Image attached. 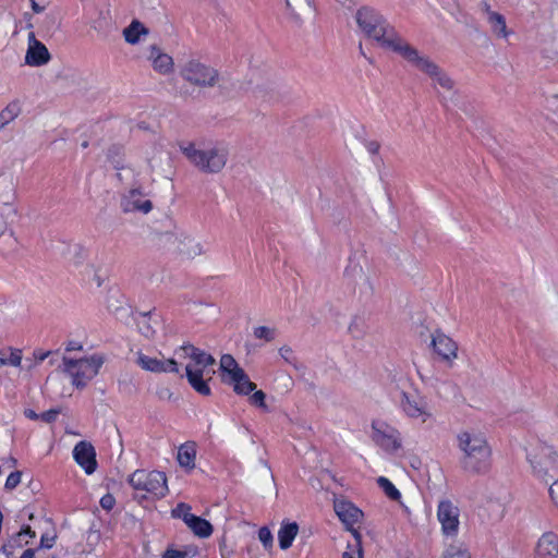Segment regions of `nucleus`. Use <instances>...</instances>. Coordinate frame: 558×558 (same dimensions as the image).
Instances as JSON below:
<instances>
[{
  "instance_id": "32",
  "label": "nucleus",
  "mask_w": 558,
  "mask_h": 558,
  "mask_svg": "<svg viewBox=\"0 0 558 558\" xmlns=\"http://www.w3.org/2000/svg\"><path fill=\"white\" fill-rule=\"evenodd\" d=\"M254 94L256 98L266 101L276 100L279 97L277 85L274 82L257 85L254 89Z\"/></svg>"
},
{
  "instance_id": "26",
  "label": "nucleus",
  "mask_w": 558,
  "mask_h": 558,
  "mask_svg": "<svg viewBox=\"0 0 558 558\" xmlns=\"http://www.w3.org/2000/svg\"><path fill=\"white\" fill-rule=\"evenodd\" d=\"M369 331L368 318L365 314H356L352 317L348 332L353 339L362 340Z\"/></svg>"
},
{
  "instance_id": "9",
  "label": "nucleus",
  "mask_w": 558,
  "mask_h": 558,
  "mask_svg": "<svg viewBox=\"0 0 558 558\" xmlns=\"http://www.w3.org/2000/svg\"><path fill=\"white\" fill-rule=\"evenodd\" d=\"M130 485L136 489L163 497L168 492L167 477L163 472L136 470L129 477Z\"/></svg>"
},
{
  "instance_id": "58",
  "label": "nucleus",
  "mask_w": 558,
  "mask_h": 558,
  "mask_svg": "<svg viewBox=\"0 0 558 558\" xmlns=\"http://www.w3.org/2000/svg\"><path fill=\"white\" fill-rule=\"evenodd\" d=\"M367 149L369 153L376 154V153H378L379 144L377 142H369L367 144Z\"/></svg>"
},
{
  "instance_id": "50",
  "label": "nucleus",
  "mask_w": 558,
  "mask_h": 558,
  "mask_svg": "<svg viewBox=\"0 0 558 558\" xmlns=\"http://www.w3.org/2000/svg\"><path fill=\"white\" fill-rule=\"evenodd\" d=\"M114 498L112 495L110 494H107L105 495L101 499H100V506L105 509V510H111L114 506Z\"/></svg>"
},
{
  "instance_id": "2",
  "label": "nucleus",
  "mask_w": 558,
  "mask_h": 558,
  "mask_svg": "<svg viewBox=\"0 0 558 558\" xmlns=\"http://www.w3.org/2000/svg\"><path fill=\"white\" fill-rule=\"evenodd\" d=\"M175 354L181 359L189 357L192 361L185 366V376L190 386L199 395L209 396L211 390L208 380L215 374L209 367L215 365V357L191 343L180 347Z\"/></svg>"
},
{
  "instance_id": "52",
  "label": "nucleus",
  "mask_w": 558,
  "mask_h": 558,
  "mask_svg": "<svg viewBox=\"0 0 558 558\" xmlns=\"http://www.w3.org/2000/svg\"><path fill=\"white\" fill-rule=\"evenodd\" d=\"M162 558H187V555L184 551L168 549L163 554Z\"/></svg>"
},
{
  "instance_id": "17",
  "label": "nucleus",
  "mask_w": 558,
  "mask_h": 558,
  "mask_svg": "<svg viewBox=\"0 0 558 558\" xmlns=\"http://www.w3.org/2000/svg\"><path fill=\"white\" fill-rule=\"evenodd\" d=\"M73 458L86 474H93L96 471V451L90 442L86 440L77 442L73 449Z\"/></svg>"
},
{
  "instance_id": "48",
  "label": "nucleus",
  "mask_w": 558,
  "mask_h": 558,
  "mask_svg": "<svg viewBox=\"0 0 558 558\" xmlns=\"http://www.w3.org/2000/svg\"><path fill=\"white\" fill-rule=\"evenodd\" d=\"M219 550L221 558H230L233 555V549L228 546L225 536H222L219 541Z\"/></svg>"
},
{
  "instance_id": "18",
  "label": "nucleus",
  "mask_w": 558,
  "mask_h": 558,
  "mask_svg": "<svg viewBox=\"0 0 558 558\" xmlns=\"http://www.w3.org/2000/svg\"><path fill=\"white\" fill-rule=\"evenodd\" d=\"M121 207L124 213L148 214L153 209V203L145 198L141 189H132L122 197Z\"/></svg>"
},
{
  "instance_id": "13",
  "label": "nucleus",
  "mask_w": 558,
  "mask_h": 558,
  "mask_svg": "<svg viewBox=\"0 0 558 558\" xmlns=\"http://www.w3.org/2000/svg\"><path fill=\"white\" fill-rule=\"evenodd\" d=\"M400 405L407 416L420 420L422 423L430 417L427 401L416 393L402 392Z\"/></svg>"
},
{
  "instance_id": "45",
  "label": "nucleus",
  "mask_w": 558,
  "mask_h": 558,
  "mask_svg": "<svg viewBox=\"0 0 558 558\" xmlns=\"http://www.w3.org/2000/svg\"><path fill=\"white\" fill-rule=\"evenodd\" d=\"M21 477H22V472L20 471H15V472H12L8 477H7V481H5V488L7 489H14L21 482Z\"/></svg>"
},
{
  "instance_id": "6",
  "label": "nucleus",
  "mask_w": 558,
  "mask_h": 558,
  "mask_svg": "<svg viewBox=\"0 0 558 558\" xmlns=\"http://www.w3.org/2000/svg\"><path fill=\"white\" fill-rule=\"evenodd\" d=\"M62 363L63 372L71 377L72 385L77 389H83L98 374L104 361L95 355L80 360L63 356Z\"/></svg>"
},
{
  "instance_id": "22",
  "label": "nucleus",
  "mask_w": 558,
  "mask_h": 558,
  "mask_svg": "<svg viewBox=\"0 0 558 558\" xmlns=\"http://www.w3.org/2000/svg\"><path fill=\"white\" fill-rule=\"evenodd\" d=\"M148 60L155 71L162 75L170 74L173 71V59L171 56L162 52L157 46H150Z\"/></svg>"
},
{
  "instance_id": "1",
  "label": "nucleus",
  "mask_w": 558,
  "mask_h": 558,
  "mask_svg": "<svg viewBox=\"0 0 558 558\" xmlns=\"http://www.w3.org/2000/svg\"><path fill=\"white\" fill-rule=\"evenodd\" d=\"M357 31L366 39L373 40L379 47L391 50L401 57L411 45L400 36L387 19L372 7H361L354 14Z\"/></svg>"
},
{
  "instance_id": "12",
  "label": "nucleus",
  "mask_w": 558,
  "mask_h": 558,
  "mask_svg": "<svg viewBox=\"0 0 558 558\" xmlns=\"http://www.w3.org/2000/svg\"><path fill=\"white\" fill-rule=\"evenodd\" d=\"M163 241L185 258H194L203 254L202 244L183 231L168 232L163 234Z\"/></svg>"
},
{
  "instance_id": "16",
  "label": "nucleus",
  "mask_w": 558,
  "mask_h": 558,
  "mask_svg": "<svg viewBox=\"0 0 558 558\" xmlns=\"http://www.w3.org/2000/svg\"><path fill=\"white\" fill-rule=\"evenodd\" d=\"M432 347L440 360L449 365L458 357V344L440 330L432 335Z\"/></svg>"
},
{
  "instance_id": "29",
  "label": "nucleus",
  "mask_w": 558,
  "mask_h": 558,
  "mask_svg": "<svg viewBox=\"0 0 558 558\" xmlns=\"http://www.w3.org/2000/svg\"><path fill=\"white\" fill-rule=\"evenodd\" d=\"M233 390L238 395L247 396L256 389V385L250 380L248 376L243 369H238L234 374Z\"/></svg>"
},
{
  "instance_id": "25",
  "label": "nucleus",
  "mask_w": 558,
  "mask_h": 558,
  "mask_svg": "<svg viewBox=\"0 0 558 558\" xmlns=\"http://www.w3.org/2000/svg\"><path fill=\"white\" fill-rule=\"evenodd\" d=\"M196 445L193 441H187L181 445L178 449L177 460L181 468L189 471L195 468Z\"/></svg>"
},
{
  "instance_id": "64",
  "label": "nucleus",
  "mask_w": 558,
  "mask_h": 558,
  "mask_svg": "<svg viewBox=\"0 0 558 558\" xmlns=\"http://www.w3.org/2000/svg\"><path fill=\"white\" fill-rule=\"evenodd\" d=\"M87 146H88V142L85 141V142L82 143V147L83 148H86Z\"/></svg>"
},
{
  "instance_id": "33",
  "label": "nucleus",
  "mask_w": 558,
  "mask_h": 558,
  "mask_svg": "<svg viewBox=\"0 0 558 558\" xmlns=\"http://www.w3.org/2000/svg\"><path fill=\"white\" fill-rule=\"evenodd\" d=\"M22 362V351L20 349L5 348L0 350V365H10L17 367Z\"/></svg>"
},
{
  "instance_id": "63",
  "label": "nucleus",
  "mask_w": 558,
  "mask_h": 558,
  "mask_svg": "<svg viewBox=\"0 0 558 558\" xmlns=\"http://www.w3.org/2000/svg\"><path fill=\"white\" fill-rule=\"evenodd\" d=\"M93 280L95 281L97 287H100L102 284V280L98 275H95Z\"/></svg>"
},
{
  "instance_id": "40",
  "label": "nucleus",
  "mask_w": 558,
  "mask_h": 558,
  "mask_svg": "<svg viewBox=\"0 0 558 558\" xmlns=\"http://www.w3.org/2000/svg\"><path fill=\"white\" fill-rule=\"evenodd\" d=\"M442 558H471L466 548L457 545H450L444 553Z\"/></svg>"
},
{
  "instance_id": "61",
  "label": "nucleus",
  "mask_w": 558,
  "mask_h": 558,
  "mask_svg": "<svg viewBox=\"0 0 558 558\" xmlns=\"http://www.w3.org/2000/svg\"><path fill=\"white\" fill-rule=\"evenodd\" d=\"M32 2V9L35 13H41L44 11V7L39 5L36 0L31 1Z\"/></svg>"
},
{
  "instance_id": "57",
  "label": "nucleus",
  "mask_w": 558,
  "mask_h": 558,
  "mask_svg": "<svg viewBox=\"0 0 558 558\" xmlns=\"http://www.w3.org/2000/svg\"><path fill=\"white\" fill-rule=\"evenodd\" d=\"M82 349V344H80L78 342L76 341H70L65 348V350L68 352L70 351H74V350H81Z\"/></svg>"
},
{
  "instance_id": "44",
  "label": "nucleus",
  "mask_w": 558,
  "mask_h": 558,
  "mask_svg": "<svg viewBox=\"0 0 558 558\" xmlns=\"http://www.w3.org/2000/svg\"><path fill=\"white\" fill-rule=\"evenodd\" d=\"M258 539L265 546V548H269L272 546L274 537L270 530L267 526H263L258 530Z\"/></svg>"
},
{
  "instance_id": "23",
  "label": "nucleus",
  "mask_w": 558,
  "mask_h": 558,
  "mask_svg": "<svg viewBox=\"0 0 558 558\" xmlns=\"http://www.w3.org/2000/svg\"><path fill=\"white\" fill-rule=\"evenodd\" d=\"M537 558H558V535L553 532L544 533L536 546Z\"/></svg>"
},
{
  "instance_id": "49",
  "label": "nucleus",
  "mask_w": 558,
  "mask_h": 558,
  "mask_svg": "<svg viewBox=\"0 0 558 558\" xmlns=\"http://www.w3.org/2000/svg\"><path fill=\"white\" fill-rule=\"evenodd\" d=\"M56 535L43 534L40 537L39 548L50 549L54 546Z\"/></svg>"
},
{
  "instance_id": "20",
  "label": "nucleus",
  "mask_w": 558,
  "mask_h": 558,
  "mask_svg": "<svg viewBox=\"0 0 558 558\" xmlns=\"http://www.w3.org/2000/svg\"><path fill=\"white\" fill-rule=\"evenodd\" d=\"M333 509L340 521L350 532L351 530H355L353 525L363 517V512L357 507L344 499H336L333 502Z\"/></svg>"
},
{
  "instance_id": "56",
  "label": "nucleus",
  "mask_w": 558,
  "mask_h": 558,
  "mask_svg": "<svg viewBox=\"0 0 558 558\" xmlns=\"http://www.w3.org/2000/svg\"><path fill=\"white\" fill-rule=\"evenodd\" d=\"M19 534H22V537L24 536H29L31 538H34L36 536V533L35 531L32 530V527L29 525H25L21 529L20 532H17Z\"/></svg>"
},
{
  "instance_id": "51",
  "label": "nucleus",
  "mask_w": 558,
  "mask_h": 558,
  "mask_svg": "<svg viewBox=\"0 0 558 558\" xmlns=\"http://www.w3.org/2000/svg\"><path fill=\"white\" fill-rule=\"evenodd\" d=\"M58 414H59V410L51 409V410H48V411L41 413L39 415V417L44 422L51 423L57 418Z\"/></svg>"
},
{
  "instance_id": "42",
  "label": "nucleus",
  "mask_w": 558,
  "mask_h": 558,
  "mask_svg": "<svg viewBox=\"0 0 558 558\" xmlns=\"http://www.w3.org/2000/svg\"><path fill=\"white\" fill-rule=\"evenodd\" d=\"M5 209L7 210H4V213L0 210V236L5 232L9 223H11L16 217V211H13L10 208Z\"/></svg>"
},
{
  "instance_id": "14",
  "label": "nucleus",
  "mask_w": 558,
  "mask_h": 558,
  "mask_svg": "<svg viewBox=\"0 0 558 558\" xmlns=\"http://www.w3.org/2000/svg\"><path fill=\"white\" fill-rule=\"evenodd\" d=\"M286 15L288 20L301 26L313 21L315 16V7L312 0H284Z\"/></svg>"
},
{
  "instance_id": "5",
  "label": "nucleus",
  "mask_w": 558,
  "mask_h": 558,
  "mask_svg": "<svg viewBox=\"0 0 558 558\" xmlns=\"http://www.w3.org/2000/svg\"><path fill=\"white\" fill-rule=\"evenodd\" d=\"M179 74L183 81L199 89L214 88L220 81V73L217 69L197 59L184 62L180 66Z\"/></svg>"
},
{
  "instance_id": "11",
  "label": "nucleus",
  "mask_w": 558,
  "mask_h": 558,
  "mask_svg": "<svg viewBox=\"0 0 558 558\" xmlns=\"http://www.w3.org/2000/svg\"><path fill=\"white\" fill-rule=\"evenodd\" d=\"M437 520L441 533L447 537H456L460 526V509L449 499H442L437 506Z\"/></svg>"
},
{
  "instance_id": "35",
  "label": "nucleus",
  "mask_w": 558,
  "mask_h": 558,
  "mask_svg": "<svg viewBox=\"0 0 558 558\" xmlns=\"http://www.w3.org/2000/svg\"><path fill=\"white\" fill-rule=\"evenodd\" d=\"M21 113V105L19 101L10 102L1 112H0V130L3 129L7 124L12 122L15 118Z\"/></svg>"
},
{
  "instance_id": "37",
  "label": "nucleus",
  "mask_w": 558,
  "mask_h": 558,
  "mask_svg": "<svg viewBox=\"0 0 558 558\" xmlns=\"http://www.w3.org/2000/svg\"><path fill=\"white\" fill-rule=\"evenodd\" d=\"M28 542H23L22 534L15 533L7 543L2 546V551L7 557H11L16 548H22L27 545Z\"/></svg>"
},
{
  "instance_id": "39",
  "label": "nucleus",
  "mask_w": 558,
  "mask_h": 558,
  "mask_svg": "<svg viewBox=\"0 0 558 558\" xmlns=\"http://www.w3.org/2000/svg\"><path fill=\"white\" fill-rule=\"evenodd\" d=\"M379 487L385 492V494L395 501H399L401 498L400 492L396 488V486L386 477L380 476L377 480Z\"/></svg>"
},
{
  "instance_id": "30",
  "label": "nucleus",
  "mask_w": 558,
  "mask_h": 558,
  "mask_svg": "<svg viewBox=\"0 0 558 558\" xmlns=\"http://www.w3.org/2000/svg\"><path fill=\"white\" fill-rule=\"evenodd\" d=\"M148 29L137 20L123 29V37L128 44L135 45L140 41L141 35H147Z\"/></svg>"
},
{
  "instance_id": "21",
  "label": "nucleus",
  "mask_w": 558,
  "mask_h": 558,
  "mask_svg": "<svg viewBox=\"0 0 558 558\" xmlns=\"http://www.w3.org/2000/svg\"><path fill=\"white\" fill-rule=\"evenodd\" d=\"M137 364L145 371L153 373H179L178 362L174 359L159 360L140 353Z\"/></svg>"
},
{
  "instance_id": "27",
  "label": "nucleus",
  "mask_w": 558,
  "mask_h": 558,
  "mask_svg": "<svg viewBox=\"0 0 558 558\" xmlns=\"http://www.w3.org/2000/svg\"><path fill=\"white\" fill-rule=\"evenodd\" d=\"M298 533L299 525L296 522H283L278 532L279 547L283 550L290 548Z\"/></svg>"
},
{
  "instance_id": "3",
  "label": "nucleus",
  "mask_w": 558,
  "mask_h": 558,
  "mask_svg": "<svg viewBox=\"0 0 558 558\" xmlns=\"http://www.w3.org/2000/svg\"><path fill=\"white\" fill-rule=\"evenodd\" d=\"M458 448L461 450V468L472 474H481L490 466L492 450L486 439L476 433L461 432L458 434Z\"/></svg>"
},
{
  "instance_id": "55",
  "label": "nucleus",
  "mask_w": 558,
  "mask_h": 558,
  "mask_svg": "<svg viewBox=\"0 0 558 558\" xmlns=\"http://www.w3.org/2000/svg\"><path fill=\"white\" fill-rule=\"evenodd\" d=\"M0 17L3 21V23L5 25H8V26L16 24V21H15L14 16L11 13H3V14H1Z\"/></svg>"
},
{
  "instance_id": "34",
  "label": "nucleus",
  "mask_w": 558,
  "mask_h": 558,
  "mask_svg": "<svg viewBox=\"0 0 558 558\" xmlns=\"http://www.w3.org/2000/svg\"><path fill=\"white\" fill-rule=\"evenodd\" d=\"M351 533L354 537V543L348 544L342 558H363L362 536L357 530H351Z\"/></svg>"
},
{
  "instance_id": "24",
  "label": "nucleus",
  "mask_w": 558,
  "mask_h": 558,
  "mask_svg": "<svg viewBox=\"0 0 558 558\" xmlns=\"http://www.w3.org/2000/svg\"><path fill=\"white\" fill-rule=\"evenodd\" d=\"M487 22L490 26L492 34L498 39L508 40L510 35L513 34V32L507 27L505 16L498 12H489Z\"/></svg>"
},
{
  "instance_id": "31",
  "label": "nucleus",
  "mask_w": 558,
  "mask_h": 558,
  "mask_svg": "<svg viewBox=\"0 0 558 558\" xmlns=\"http://www.w3.org/2000/svg\"><path fill=\"white\" fill-rule=\"evenodd\" d=\"M16 193L13 184H8L3 190H0V210L4 213L5 208H10L17 213L15 207Z\"/></svg>"
},
{
  "instance_id": "62",
  "label": "nucleus",
  "mask_w": 558,
  "mask_h": 558,
  "mask_svg": "<svg viewBox=\"0 0 558 558\" xmlns=\"http://www.w3.org/2000/svg\"><path fill=\"white\" fill-rule=\"evenodd\" d=\"M482 10L483 12L485 13L486 15V20L488 19V13L489 12H494L492 9H490V5L487 3V2H483L482 3Z\"/></svg>"
},
{
  "instance_id": "53",
  "label": "nucleus",
  "mask_w": 558,
  "mask_h": 558,
  "mask_svg": "<svg viewBox=\"0 0 558 558\" xmlns=\"http://www.w3.org/2000/svg\"><path fill=\"white\" fill-rule=\"evenodd\" d=\"M549 495H550L553 501L555 502V505L558 507V480L555 481L549 486Z\"/></svg>"
},
{
  "instance_id": "7",
  "label": "nucleus",
  "mask_w": 558,
  "mask_h": 558,
  "mask_svg": "<svg viewBox=\"0 0 558 558\" xmlns=\"http://www.w3.org/2000/svg\"><path fill=\"white\" fill-rule=\"evenodd\" d=\"M415 69L426 74L434 82V87L451 90L453 81L429 57L421 54L416 48L411 46L403 57Z\"/></svg>"
},
{
  "instance_id": "15",
  "label": "nucleus",
  "mask_w": 558,
  "mask_h": 558,
  "mask_svg": "<svg viewBox=\"0 0 558 558\" xmlns=\"http://www.w3.org/2000/svg\"><path fill=\"white\" fill-rule=\"evenodd\" d=\"M345 277L353 284V292L360 299H369L374 293V287L369 276L359 265L350 266L345 269Z\"/></svg>"
},
{
  "instance_id": "60",
  "label": "nucleus",
  "mask_w": 558,
  "mask_h": 558,
  "mask_svg": "<svg viewBox=\"0 0 558 558\" xmlns=\"http://www.w3.org/2000/svg\"><path fill=\"white\" fill-rule=\"evenodd\" d=\"M25 416L31 418V420H38L39 418V415L32 409H27L25 410Z\"/></svg>"
},
{
  "instance_id": "28",
  "label": "nucleus",
  "mask_w": 558,
  "mask_h": 558,
  "mask_svg": "<svg viewBox=\"0 0 558 558\" xmlns=\"http://www.w3.org/2000/svg\"><path fill=\"white\" fill-rule=\"evenodd\" d=\"M186 525L201 538L209 537L214 531L213 525L207 520L195 514L187 518Z\"/></svg>"
},
{
  "instance_id": "10",
  "label": "nucleus",
  "mask_w": 558,
  "mask_h": 558,
  "mask_svg": "<svg viewBox=\"0 0 558 558\" xmlns=\"http://www.w3.org/2000/svg\"><path fill=\"white\" fill-rule=\"evenodd\" d=\"M372 439L384 451L392 453L401 448L400 433L384 421H373Z\"/></svg>"
},
{
  "instance_id": "46",
  "label": "nucleus",
  "mask_w": 558,
  "mask_h": 558,
  "mask_svg": "<svg viewBox=\"0 0 558 558\" xmlns=\"http://www.w3.org/2000/svg\"><path fill=\"white\" fill-rule=\"evenodd\" d=\"M279 354L281 355L284 361L291 365H295L296 359L293 354V351L290 347L283 345L279 349Z\"/></svg>"
},
{
  "instance_id": "38",
  "label": "nucleus",
  "mask_w": 558,
  "mask_h": 558,
  "mask_svg": "<svg viewBox=\"0 0 558 558\" xmlns=\"http://www.w3.org/2000/svg\"><path fill=\"white\" fill-rule=\"evenodd\" d=\"M220 368L222 372L229 374L231 380L234 378V374L238 369H242L234 357L230 354H223L220 359Z\"/></svg>"
},
{
  "instance_id": "43",
  "label": "nucleus",
  "mask_w": 558,
  "mask_h": 558,
  "mask_svg": "<svg viewBox=\"0 0 558 558\" xmlns=\"http://www.w3.org/2000/svg\"><path fill=\"white\" fill-rule=\"evenodd\" d=\"M172 515L175 518H181L186 524L187 518L193 517L194 514L191 513V507L189 505L181 502L172 510Z\"/></svg>"
},
{
  "instance_id": "59",
  "label": "nucleus",
  "mask_w": 558,
  "mask_h": 558,
  "mask_svg": "<svg viewBox=\"0 0 558 558\" xmlns=\"http://www.w3.org/2000/svg\"><path fill=\"white\" fill-rule=\"evenodd\" d=\"M35 549L28 548L23 551L20 558H35Z\"/></svg>"
},
{
  "instance_id": "4",
  "label": "nucleus",
  "mask_w": 558,
  "mask_h": 558,
  "mask_svg": "<svg viewBox=\"0 0 558 558\" xmlns=\"http://www.w3.org/2000/svg\"><path fill=\"white\" fill-rule=\"evenodd\" d=\"M187 160L201 172L216 174L221 172L229 159V149L222 144L201 146L195 143L181 148Z\"/></svg>"
},
{
  "instance_id": "19",
  "label": "nucleus",
  "mask_w": 558,
  "mask_h": 558,
  "mask_svg": "<svg viewBox=\"0 0 558 558\" xmlns=\"http://www.w3.org/2000/svg\"><path fill=\"white\" fill-rule=\"evenodd\" d=\"M51 59L47 47L36 39L35 34H28V48L25 54V63L31 66H40L47 64Z\"/></svg>"
},
{
  "instance_id": "36",
  "label": "nucleus",
  "mask_w": 558,
  "mask_h": 558,
  "mask_svg": "<svg viewBox=\"0 0 558 558\" xmlns=\"http://www.w3.org/2000/svg\"><path fill=\"white\" fill-rule=\"evenodd\" d=\"M137 325H138L140 331L146 338H151L156 333V329L151 324L150 312L141 313L140 319L137 320Z\"/></svg>"
},
{
  "instance_id": "8",
  "label": "nucleus",
  "mask_w": 558,
  "mask_h": 558,
  "mask_svg": "<svg viewBox=\"0 0 558 558\" xmlns=\"http://www.w3.org/2000/svg\"><path fill=\"white\" fill-rule=\"evenodd\" d=\"M527 460L533 469L534 475L548 481L558 471V456L553 447L546 444H538L527 452Z\"/></svg>"
},
{
  "instance_id": "47",
  "label": "nucleus",
  "mask_w": 558,
  "mask_h": 558,
  "mask_svg": "<svg viewBox=\"0 0 558 558\" xmlns=\"http://www.w3.org/2000/svg\"><path fill=\"white\" fill-rule=\"evenodd\" d=\"M265 399L266 395L262 390L254 391V393L250 397L251 403L259 408H266Z\"/></svg>"
},
{
  "instance_id": "54",
  "label": "nucleus",
  "mask_w": 558,
  "mask_h": 558,
  "mask_svg": "<svg viewBox=\"0 0 558 558\" xmlns=\"http://www.w3.org/2000/svg\"><path fill=\"white\" fill-rule=\"evenodd\" d=\"M52 354H53V352H51V351L36 350L34 352V357L36 361L43 362Z\"/></svg>"
},
{
  "instance_id": "41",
  "label": "nucleus",
  "mask_w": 558,
  "mask_h": 558,
  "mask_svg": "<svg viewBox=\"0 0 558 558\" xmlns=\"http://www.w3.org/2000/svg\"><path fill=\"white\" fill-rule=\"evenodd\" d=\"M253 333H254L255 338L263 339L266 342H270L276 337V329L267 327V326H259V327L254 328Z\"/></svg>"
}]
</instances>
